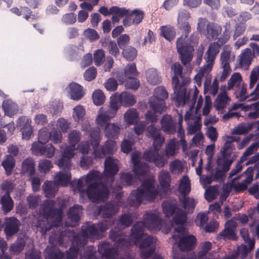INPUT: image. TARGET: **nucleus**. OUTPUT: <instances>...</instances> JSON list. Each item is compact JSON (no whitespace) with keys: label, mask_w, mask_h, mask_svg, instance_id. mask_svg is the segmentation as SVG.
Masks as SVG:
<instances>
[{"label":"nucleus","mask_w":259,"mask_h":259,"mask_svg":"<svg viewBox=\"0 0 259 259\" xmlns=\"http://www.w3.org/2000/svg\"><path fill=\"white\" fill-rule=\"evenodd\" d=\"M146 137L153 141L152 146L144 152L143 158L146 161L154 163L158 167H163L167 163V157L159 154V151L165 141L164 136L158 126L151 124L145 129Z\"/></svg>","instance_id":"obj_1"},{"label":"nucleus","mask_w":259,"mask_h":259,"mask_svg":"<svg viewBox=\"0 0 259 259\" xmlns=\"http://www.w3.org/2000/svg\"><path fill=\"white\" fill-rule=\"evenodd\" d=\"M101 173L92 170L85 176L84 182L87 185V195L93 203L104 202L109 198L110 194L108 187L101 181Z\"/></svg>","instance_id":"obj_2"},{"label":"nucleus","mask_w":259,"mask_h":259,"mask_svg":"<svg viewBox=\"0 0 259 259\" xmlns=\"http://www.w3.org/2000/svg\"><path fill=\"white\" fill-rule=\"evenodd\" d=\"M154 185V179L150 178L144 180L140 187L131 193L128 198L129 205L138 207L144 199L150 202L154 201L157 194Z\"/></svg>","instance_id":"obj_3"},{"label":"nucleus","mask_w":259,"mask_h":259,"mask_svg":"<svg viewBox=\"0 0 259 259\" xmlns=\"http://www.w3.org/2000/svg\"><path fill=\"white\" fill-rule=\"evenodd\" d=\"M55 201L51 199L47 200L41 206V212L44 217L48 220H52L50 225L46 222L40 224V232L43 234L50 231L53 226H59L62 222L63 211L61 208H55Z\"/></svg>","instance_id":"obj_4"},{"label":"nucleus","mask_w":259,"mask_h":259,"mask_svg":"<svg viewBox=\"0 0 259 259\" xmlns=\"http://www.w3.org/2000/svg\"><path fill=\"white\" fill-rule=\"evenodd\" d=\"M38 141L32 144L31 151L36 156H45L47 158H52L55 153V148L52 144L46 145L50 139V133L46 130H39Z\"/></svg>","instance_id":"obj_5"},{"label":"nucleus","mask_w":259,"mask_h":259,"mask_svg":"<svg viewBox=\"0 0 259 259\" xmlns=\"http://www.w3.org/2000/svg\"><path fill=\"white\" fill-rule=\"evenodd\" d=\"M114 220H104L94 224L91 222H87L85 226L81 227V231L85 237L92 239H100L110 227L112 226Z\"/></svg>","instance_id":"obj_6"},{"label":"nucleus","mask_w":259,"mask_h":259,"mask_svg":"<svg viewBox=\"0 0 259 259\" xmlns=\"http://www.w3.org/2000/svg\"><path fill=\"white\" fill-rule=\"evenodd\" d=\"M88 238L83 235V232L76 233L74 231L65 230L62 232L58 237L59 245L64 243H71L72 245L77 246L78 248L83 247L88 242Z\"/></svg>","instance_id":"obj_7"},{"label":"nucleus","mask_w":259,"mask_h":259,"mask_svg":"<svg viewBox=\"0 0 259 259\" xmlns=\"http://www.w3.org/2000/svg\"><path fill=\"white\" fill-rule=\"evenodd\" d=\"M168 93L163 87H158L154 90V95L149 98L150 108L156 112L164 111L166 109L165 100L168 98Z\"/></svg>","instance_id":"obj_8"},{"label":"nucleus","mask_w":259,"mask_h":259,"mask_svg":"<svg viewBox=\"0 0 259 259\" xmlns=\"http://www.w3.org/2000/svg\"><path fill=\"white\" fill-rule=\"evenodd\" d=\"M176 48L182 63L184 65L189 64L193 57V46L191 43H188L186 39L183 36H181L177 38Z\"/></svg>","instance_id":"obj_9"},{"label":"nucleus","mask_w":259,"mask_h":259,"mask_svg":"<svg viewBox=\"0 0 259 259\" xmlns=\"http://www.w3.org/2000/svg\"><path fill=\"white\" fill-rule=\"evenodd\" d=\"M156 241V239L153 237L147 235L135 244L140 248L142 258L147 259L154 253Z\"/></svg>","instance_id":"obj_10"},{"label":"nucleus","mask_w":259,"mask_h":259,"mask_svg":"<svg viewBox=\"0 0 259 259\" xmlns=\"http://www.w3.org/2000/svg\"><path fill=\"white\" fill-rule=\"evenodd\" d=\"M119 209L118 202L109 201L103 204L98 206L97 208L98 215L103 219H110L117 212Z\"/></svg>","instance_id":"obj_11"},{"label":"nucleus","mask_w":259,"mask_h":259,"mask_svg":"<svg viewBox=\"0 0 259 259\" xmlns=\"http://www.w3.org/2000/svg\"><path fill=\"white\" fill-rule=\"evenodd\" d=\"M117 149L116 142L112 140H107L99 149L95 150V158H103L105 156L112 155Z\"/></svg>","instance_id":"obj_12"},{"label":"nucleus","mask_w":259,"mask_h":259,"mask_svg":"<svg viewBox=\"0 0 259 259\" xmlns=\"http://www.w3.org/2000/svg\"><path fill=\"white\" fill-rule=\"evenodd\" d=\"M109 236L119 248L128 247L130 245V241L125 238L123 231L117 230V228L112 229L109 232Z\"/></svg>","instance_id":"obj_13"},{"label":"nucleus","mask_w":259,"mask_h":259,"mask_svg":"<svg viewBox=\"0 0 259 259\" xmlns=\"http://www.w3.org/2000/svg\"><path fill=\"white\" fill-rule=\"evenodd\" d=\"M140 222L144 224L145 228L153 231L160 228L161 220L158 215L153 212H147L144 215L143 221Z\"/></svg>","instance_id":"obj_14"},{"label":"nucleus","mask_w":259,"mask_h":259,"mask_svg":"<svg viewBox=\"0 0 259 259\" xmlns=\"http://www.w3.org/2000/svg\"><path fill=\"white\" fill-rule=\"evenodd\" d=\"M119 167L117 160L112 157L108 156L104 161V175L106 178L112 179L117 174Z\"/></svg>","instance_id":"obj_15"},{"label":"nucleus","mask_w":259,"mask_h":259,"mask_svg":"<svg viewBox=\"0 0 259 259\" xmlns=\"http://www.w3.org/2000/svg\"><path fill=\"white\" fill-rule=\"evenodd\" d=\"M145 228L143 223L139 221L135 223L131 230L129 236L130 241L134 244L138 243L145 236Z\"/></svg>","instance_id":"obj_16"},{"label":"nucleus","mask_w":259,"mask_h":259,"mask_svg":"<svg viewBox=\"0 0 259 259\" xmlns=\"http://www.w3.org/2000/svg\"><path fill=\"white\" fill-rule=\"evenodd\" d=\"M20 222L14 217L6 218L5 219L4 231L7 236H12L16 234L19 229Z\"/></svg>","instance_id":"obj_17"},{"label":"nucleus","mask_w":259,"mask_h":259,"mask_svg":"<svg viewBox=\"0 0 259 259\" xmlns=\"http://www.w3.org/2000/svg\"><path fill=\"white\" fill-rule=\"evenodd\" d=\"M196 238L193 235H185L182 236L177 241L180 249L183 251L191 250L194 248L196 242Z\"/></svg>","instance_id":"obj_18"},{"label":"nucleus","mask_w":259,"mask_h":259,"mask_svg":"<svg viewBox=\"0 0 259 259\" xmlns=\"http://www.w3.org/2000/svg\"><path fill=\"white\" fill-rule=\"evenodd\" d=\"M160 125L162 130L166 134L173 135L177 131V124L170 115L165 114L162 117Z\"/></svg>","instance_id":"obj_19"},{"label":"nucleus","mask_w":259,"mask_h":259,"mask_svg":"<svg viewBox=\"0 0 259 259\" xmlns=\"http://www.w3.org/2000/svg\"><path fill=\"white\" fill-rule=\"evenodd\" d=\"M68 92L71 99L78 101L84 96L82 86L75 82L70 83L68 87Z\"/></svg>","instance_id":"obj_20"},{"label":"nucleus","mask_w":259,"mask_h":259,"mask_svg":"<svg viewBox=\"0 0 259 259\" xmlns=\"http://www.w3.org/2000/svg\"><path fill=\"white\" fill-rule=\"evenodd\" d=\"M25 120V116H21L18 119L17 123L21 127L23 138L28 140L32 134L33 130L29 120L27 119L26 121Z\"/></svg>","instance_id":"obj_21"},{"label":"nucleus","mask_w":259,"mask_h":259,"mask_svg":"<svg viewBox=\"0 0 259 259\" xmlns=\"http://www.w3.org/2000/svg\"><path fill=\"white\" fill-rule=\"evenodd\" d=\"M176 78L177 82L174 87L175 93L177 94L176 100L178 102L183 101L185 103L187 93V90L185 87V85L187 84L188 81L186 79H183L182 81V84H180L178 78Z\"/></svg>","instance_id":"obj_22"},{"label":"nucleus","mask_w":259,"mask_h":259,"mask_svg":"<svg viewBox=\"0 0 259 259\" xmlns=\"http://www.w3.org/2000/svg\"><path fill=\"white\" fill-rule=\"evenodd\" d=\"M236 227V223L231 220L226 223L225 227L219 234V236L221 237H226L228 239L236 240L237 239L236 235L235 233V229Z\"/></svg>","instance_id":"obj_23"},{"label":"nucleus","mask_w":259,"mask_h":259,"mask_svg":"<svg viewBox=\"0 0 259 259\" xmlns=\"http://www.w3.org/2000/svg\"><path fill=\"white\" fill-rule=\"evenodd\" d=\"M81 209V206L76 205H73L69 209L67 216L71 226H75L78 225L80 219Z\"/></svg>","instance_id":"obj_24"},{"label":"nucleus","mask_w":259,"mask_h":259,"mask_svg":"<svg viewBox=\"0 0 259 259\" xmlns=\"http://www.w3.org/2000/svg\"><path fill=\"white\" fill-rule=\"evenodd\" d=\"M115 113H111L110 110L100 113L96 118L98 126L102 130L106 129L110 125V120L115 116Z\"/></svg>","instance_id":"obj_25"},{"label":"nucleus","mask_w":259,"mask_h":259,"mask_svg":"<svg viewBox=\"0 0 259 259\" xmlns=\"http://www.w3.org/2000/svg\"><path fill=\"white\" fill-rule=\"evenodd\" d=\"M133 222V217L127 213H122L118 217L116 225L114 228L122 231L123 229L130 227Z\"/></svg>","instance_id":"obj_26"},{"label":"nucleus","mask_w":259,"mask_h":259,"mask_svg":"<svg viewBox=\"0 0 259 259\" xmlns=\"http://www.w3.org/2000/svg\"><path fill=\"white\" fill-rule=\"evenodd\" d=\"M159 182L161 190L166 193L170 190L171 178L169 172L167 171H161L159 175Z\"/></svg>","instance_id":"obj_27"},{"label":"nucleus","mask_w":259,"mask_h":259,"mask_svg":"<svg viewBox=\"0 0 259 259\" xmlns=\"http://www.w3.org/2000/svg\"><path fill=\"white\" fill-rule=\"evenodd\" d=\"M217 43H211L205 53V59L209 64L213 63L215 56L220 52L219 46L217 45Z\"/></svg>","instance_id":"obj_28"},{"label":"nucleus","mask_w":259,"mask_h":259,"mask_svg":"<svg viewBox=\"0 0 259 259\" xmlns=\"http://www.w3.org/2000/svg\"><path fill=\"white\" fill-rule=\"evenodd\" d=\"M2 209L5 214L11 211L14 207V202L10 194L5 193L2 196L1 200Z\"/></svg>","instance_id":"obj_29"},{"label":"nucleus","mask_w":259,"mask_h":259,"mask_svg":"<svg viewBox=\"0 0 259 259\" xmlns=\"http://www.w3.org/2000/svg\"><path fill=\"white\" fill-rule=\"evenodd\" d=\"M16 165V161L13 156L6 155L2 161V165L5 169L6 175L9 176L12 174Z\"/></svg>","instance_id":"obj_30"},{"label":"nucleus","mask_w":259,"mask_h":259,"mask_svg":"<svg viewBox=\"0 0 259 259\" xmlns=\"http://www.w3.org/2000/svg\"><path fill=\"white\" fill-rule=\"evenodd\" d=\"M230 98L227 95V92L224 91L218 95L214 101V107L217 110L223 109L226 107L228 102L230 101Z\"/></svg>","instance_id":"obj_31"},{"label":"nucleus","mask_w":259,"mask_h":259,"mask_svg":"<svg viewBox=\"0 0 259 259\" xmlns=\"http://www.w3.org/2000/svg\"><path fill=\"white\" fill-rule=\"evenodd\" d=\"M160 30L161 36L170 41L174 40L176 37V29L174 26L170 25L161 26Z\"/></svg>","instance_id":"obj_32"},{"label":"nucleus","mask_w":259,"mask_h":259,"mask_svg":"<svg viewBox=\"0 0 259 259\" xmlns=\"http://www.w3.org/2000/svg\"><path fill=\"white\" fill-rule=\"evenodd\" d=\"M120 100V104L125 107L132 106L136 102L133 95L127 92H123L118 94Z\"/></svg>","instance_id":"obj_33"},{"label":"nucleus","mask_w":259,"mask_h":259,"mask_svg":"<svg viewBox=\"0 0 259 259\" xmlns=\"http://www.w3.org/2000/svg\"><path fill=\"white\" fill-rule=\"evenodd\" d=\"M22 172L23 174L27 173L31 177L35 173V163L32 158H27L22 163Z\"/></svg>","instance_id":"obj_34"},{"label":"nucleus","mask_w":259,"mask_h":259,"mask_svg":"<svg viewBox=\"0 0 259 259\" xmlns=\"http://www.w3.org/2000/svg\"><path fill=\"white\" fill-rule=\"evenodd\" d=\"M221 31L222 28L220 26L209 22L206 25V31L205 35L208 34L212 39H217Z\"/></svg>","instance_id":"obj_35"},{"label":"nucleus","mask_w":259,"mask_h":259,"mask_svg":"<svg viewBox=\"0 0 259 259\" xmlns=\"http://www.w3.org/2000/svg\"><path fill=\"white\" fill-rule=\"evenodd\" d=\"M125 122L129 125L137 123L139 119V114L137 110L135 108L128 109L124 115Z\"/></svg>","instance_id":"obj_36"},{"label":"nucleus","mask_w":259,"mask_h":259,"mask_svg":"<svg viewBox=\"0 0 259 259\" xmlns=\"http://www.w3.org/2000/svg\"><path fill=\"white\" fill-rule=\"evenodd\" d=\"M179 191L184 196L188 195L191 191V183L187 175L184 176L180 180Z\"/></svg>","instance_id":"obj_37"},{"label":"nucleus","mask_w":259,"mask_h":259,"mask_svg":"<svg viewBox=\"0 0 259 259\" xmlns=\"http://www.w3.org/2000/svg\"><path fill=\"white\" fill-rule=\"evenodd\" d=\"M104 131L105 136L108 139H117L120 134V127L115 123L110 124Z\"/></svg>","instance_id":"obj_38"},{"label":"nucleus","mask_w":259,"mask_h":259,"mask_svg":"<svg viewBox=\"0 0 259 259\" xmlns=\"http://www.w3.org/2000/svg\"><path fill=\"white\" fill-rule=\"evenodd\" d=\"M63 256L60 249L56 246H52L47 251V259H62Z\"/></svg>","instance_id":"obj_39"},{"label":"nucleus","mask_w":259,"mask_h":259,"mask_svg":"<svg viewBox=\"0 0 259 259\" xmlns=\"http://www.w3.org/2000/svg\"><path fill=\"white\" fill-rule=\"evenodd\" d=\"M186 212L181 208H178L173 217L174 223L177 225H184L186 222Z\"/></svg>","instance_id":"obj_40"},{"label":"nucleus","mask_w":259,"mask_h":259,"mask_svg":"<svg viewBox=\"0 0 259 259\" xmlns=\"http://www.w3.org/2000/svg\"><path fill=\"white\" fill-rule=\"evenodd\" d=\"M92 99L95 105L100 106L105 102V96L102 90H96L92 94Z\"/></svg>","instance_id":"obj_41"},{"label":"nucleus","mask_w":259,"mask_h":259,"mask_svg":"<svg viewBox=\"0 0 259 259\" xmlns=\"http://www.w3.org/2000/svg\"><path fill=\"white\" fill-rule=\"evenodd\" d=\"M122 55L127 60L133 61L137 56V51L134 47L129 46L122 50Z\"/></svg>","instance_id":"obj_42"},{"label":"nucleus","mask_w":259,"mask_h":259,"mask_svg":"<svg viewBox=\"0 0 259 259\" xmlns=\"http://www.w3.org/2000/svg\"><path fill=\"white\" fill-rule=\"evenodd\" d=\"M120 100L118 97V93H115L113 95L110 97V109L108 110L110 111L111 113H115L120 107Z\"/></svg>","instance_id":"obj_43"},{"label":"nucleus","mask_w":259,"mask_h":259,"mask_svg":"<svg viewBox=\"0 0 259 259\" xmlns=\"http://www.w3.org/2000/svg\"><path fill=\"white\" fill-rule=\"evenodd\" d=\"M130 14L132 18L133 23L134 25L140 24L144 17V13L143 11L139 9H134L132 11H130Z\"/></svg>","instance_id":"obj_44"},{"label":"nucleus","mask_w":259,"mask_h":259,"mask_svg":"<svg viewBox=\"0 0 259 259\" xmlns=\"http://www.w3.org/2000/svg\"><path fill=\"white\" fill-rule=\"evenodd\" d=\"M163 212L166 217L169 218L176 212L178 207L176 205L168 202H164L162 203Z\"/></svg>","instance_id":"obj_45"},{"label":"nucleus","mask_w":259,"mask_h":259,"mask_svg":"<svg viewBox=\"0 0 259 259\" xmlns=\"http://www.w3.org/2000/svg\"><path fill=\"white\" fill-rule=\"evenodd\" d=\"M90 143L93 148V153L95 155V150L99 149L100 146L99 144L101 141V137L99 132H92L90 135Z\"/></svg>","instance_id":"obj_46"},{"label":"nucleus","mask_w":259,"mask_h":259,"mask_svg":"<svg viewBox=\"0 0 259 259\" xmlns=\"http://www.w3.org/2000/svg\"><path fill=\"white\" fill-rule=\"evenodd\" d=\"M147 81L151 84L156 85L160 82L159 76L156 70L149 69L146 72Z\"/></svg>","instance_id":"obj_47"},{"label":"nucleus","mask_w":259,"mask_h":259,"mask_svg":"<svg viewBox=\"0 0 259 259\" xmlns=\"http://www.w3.org/2000/svg\"><path fill=\"white\" fill-rule=\"evenodd\" d=\"M212 244L209 241L202 242L200 244V250L198 251L197 256L198 258H202L205 256L211 249Z\"/></svg>","instance_id":"obj_48"},{"label":"nucleus","mask_w":259,"mask_h":259,"mask_svg":"<svg viewBox=\"0 0 259 259\" xmlns=\"http://www.w3.org/2000/svg\"><path fill=\"white\" fill-rule=\"evenodd\" d=\"M139 74L135 63L128 64L124 69L125 77L137 76Z\"/></svg>","instance_id":"obj_49"},{"label":"nucleus","mask_w":259,"mask_h":259,"mask_svg":"<svg viewBox=\"0 0 259 259\" xmlns=\"http://www.w3.org/2000/svg\"><path fill=\"white\" fill-rule=\"evenodd\" d=\"M44 191L45 196L49 198H53L55 196V188L51 181L46 182L44 184Z\"/></svg>","instance_id":"obj_50"},{"label":"nucleus","mask_w":259,"mask_h":259,"mask_svg":"<svg viewBox=\"0 0 259 259\" xmlns=\"http://www.w3.org/2000/svg\"><path fill=\"white\" fill-rule=\"evenodd\" d=\"M58 183L63 186H67L71 179V174L67 172H59L57 175Z\"/></svg>","instance_id":"obj_51"},{"label":"nucleus","mask_w":259,"mask_h":259,"mask_svg":"<svg viewBox=\"0 0 259 259\" xmlns=\"http://www.w3.org/2000/svg\"><path fill=\"white\" fill-rule=\"evenodd\" d=\"M130 42V37L128 34H123L117 38V44L119 48L123 50L126 48Z\"/></svg>","instance_id":"obj_52"},{"label":"nucleus","mask_w":259,"mask_h":259,"mask_svg":"<svg viewBox=\"0 0 259 259\" xmlns=\"http://www.w3.org/2000/svg\"><path fill=\"white\" fill-rule=\"evenodd\" d=\"M125 87L134 91L137 90L140 85L139 80L135 77H125Z\"/></svg>","instance_id":"obj_53"},{"label":"nucleus","mask_w":259,"mask_h":259,"mask_svg":"<svg viewBox=\"0 0 259 259\" xmlns=\"http://www.w3.org/2000/svg\"><path fill=\"white\" fill-rule=\"evenodd\" d=\"M134 178L133 174L130 172L120 174V182L123 186H130L132 185Z\"/></svg>","instance_id":"obj_54"},{"label":"nucleus","mask_w":259,"mask_h":259,"mask_svg":"<svg viewBox=\"0 0 259 259\" xmlns=\"http://www.w3.org/2000/svg\"><path fill=\"white\" fill-rule=\"evenodd\" d=\"M85 109L80 105L76 106L73 109V117L75 121H79L82 120L85 115Z\"/></svg>","instance_id":"obj_55"},{"label":"nucleus","mask_w":259,"mask_h":259,"mask_svg":"<svg viewBox=\"0 0 259 259\" xmlns=\"http://www.w3.org/2000/svg\"><path fill=\"white\" fill-rule=\"evenodd\" d=\"M57 164L60 168L66 171H69L71 166V160L68 158L62 156L57 161Z\"/></svg>","instance_id":"obj_56"},{"label":"nucleus","mask_w":259,"mask_h":259,"mask_svg":"<svg viewBox=\"0 0 259 259\" xmlns=\"http://www.w3.org/2000/svg\"><path fill=\"white\" fill-rule=\"evenodd\" d=\"M240 235L245 243L250 246V249H253L254 247L255 242L253 239L250 238L248 231L244 228L240 230Z\"/></svg>","instance_id":"obj_57"},{"label":"nucleus","mask_w":259,"mask_h":259,"mask_svg":"<svg viewBox=\"0 0 259 259\" xmlns=\"http://www.w3.org/2000/svg\"><path fill=\"white\" fill-rule=\"evenodd\" d=\"M38 166L41 172L46 173L53 167V164L50 160L45 159L39 161Z\"/></svg>","instance_id":"obj_58"},{"label":"nucleus","mask_w":259,"mask_h":259,"mask_svg":"<svg viewBox=\"0 0 259 259\" xmlns=\"http://www.w3.org/2000/svg\"><path fill=\"white\" fill-rule=\"evenodd\" d=\"M25 246V242L23 238L17 240L16 243L13 244L10 247L11 251L14 253H20L24 249Z\"/></svg>","instance_id":"obj_59"},{"label":"nucleus","mask_w":259,"mask_h":259,"mask_svg":"<svg viewBox=\"0 0 259 259\" xmlns=\"http://www.w3.org/2000/svg\"><path fill=\"white\" fill-rule=\"evenodd\" d=\"M94 61L97 66H100L105 59V52L102 49L97 50L94 55Z\"/></svg>","instance_id":"obj_60"},{"label":"nucleus","mask_w":259,"mask_h":259,"mask_svg":"<svg viewBox=\"0 0 259 259\" xmlns=\"http://www.w3.org/2000/svg\"><path fill=\"white\" fill-rule=\"evenodd\" d=\"M151 110H148L145 114V118L147 121L152 123H155L158 120V114H161L163 111L156 112L152 108H150Z\"/></svg>","instance_id":"obj_61"},{"label":"nucleus","mask_w":259,"mask_h":259,"mask_svg":"<svg viewBox=\"0 0 259 259\" xmlns=\"http://www.w3.org/2000/svg\"><path fill=\"white\" fill-rule=\"evenodd\" d=\"M81 134L79 131L73 130L69 135V141L70 145L75 146L79 142Z\"/></svg>","instance_id":"obj_62"},{"label":"nucleus","mask_w":259,"mask_h":259,"mask_svg":"<svg viewBox=\"0 0 259 259\" xmlns=\"http://www.w3.org/2000/svg\"><path fill=\"white\" fill-rule=\"evenodd\" d=\"M110 10L112 14H115L120 18L126 16L130 13V11L125 8H119L117 6L111 7Z\"/></svg>","instance_id":"obj_63"},{"label":"nucleus","mask_w":259,"mask_h":259,"mask_svg":"<svg viewBox=\"0 0 259 259\" xmlns=\"http://www.w3.org/2000/svg\"><path fill=\"white\" fill-rule=\"evenodd\" d=\"M97 76V69L94 67H91L87 69L83 74L85 80L91 81L94 79Z\"/></svg>","instance_id":"obj_64"}]
</instances>
